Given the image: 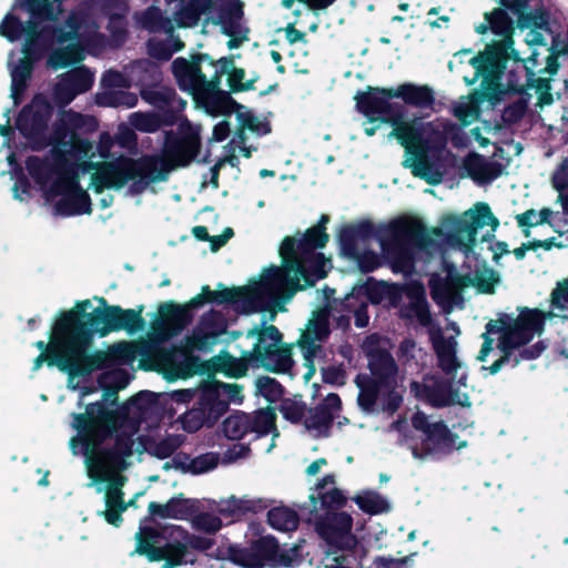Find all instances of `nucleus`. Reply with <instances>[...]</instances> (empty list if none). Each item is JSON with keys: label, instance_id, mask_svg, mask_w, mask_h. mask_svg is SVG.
Instances as JSON below:
<instances>
[{"label": "nucleus", "instance_id": "1", "mask_svg": "<svg viewBox=\"0 0 568 568\" xmlns=\"http://www.w3.org/2000/svg\"><path fill=\"white\" fill-rule=\"evenodd\" d=\"M72 427L78 435L72 437L70 446H82L88 459L97 457V465L103 469L110 464L119 469L126 467L125 459L134 453L133 436L139 430L138 422L129 416L128 406L110 409L102 402L90 403L84 413L72 414Z\"/></svg>", "mask_w": 568, "mask_h": 568}, {"label": "nucleus", "instance_id": "2", "mask_svg": "<svg viewBox=\"0 0 568 568\" xmlns=\"http://www.w3.org/2000/svg\"><path fill=\"white\" fill-rule=\"evenodd\" d=\"M176 130L166 131L162 154H143L136 160L139 179L130 185L132 194L142 193L150 184L164 182L172 171L189 166L200 154L201 128L181 116Z\"/></svg>", "mask_w": 568, "mask_h": 568}, {"label": "nucleus", "instance_id": "3", "mask_svg": "<svg viewBox=\"0 0 568 568\" xmlns=\"http://www.w3.org/2000/svg\"><path fill=\"white\" fill-rule=\"evenodd\" d=\"M377 121L393 126L389 136L395 138L410 156L404 165L412 169L414 176L425 180L430 185L442 181V174L434 171L428 158L429 152L442 151L445 145V139L439 130L430 122L405 120L403 106L392 102L386 112H381Z\"/></svg>", "mask_w": 568, "mask_h": 568}, {"label": "nucleus", "instance_id": "4", "mask_svg": "<svg viewBox=\"0 0 568 568\" xmlns=\"http://www.w3.org/2000/svg\"><path fill=\"white\" fill-rule=\"evenodd\" d=\"M359 241L376 239L383 257L394 273H408L414 265V250L424 248L429 235L422 221L397 217L387 224L376 226L369 220L352 223Z\"/></svg>", "mask_w": 568, "mask_h": 568}, {"label": "nucleus", "instance_id": "5", "mask_svg": "<svg viewBox=\"0 0 568 568\" xmlns=\"http://www.w3.org/2000/svg\"><path fill=\"white\" fill-rule=\"evenodd\" d=\"M257 337L252 351H243L240 358L226 352L212 358L209 374L223 373L226 377L241 378L246 375L248 367H264L273 373L288 372L294 362L288 345H282L283 334L275 325L255 326L246 334Z\"/></svg>", "mask_w": 568, "mask_h": 568}, {"label": "nucleus", "instance_id": "6", "mask_svg": "<svg viewBox=\"0 0 568 568\" xmlns=\"http://www.w3.org/2000/svg\"><path fill=\"white\" fill-rule=\"evenodd\" d=\"M214 67L209 53H195L190 60L179 57L172 62V73L179 88L192 95L196 105L212 115H230L240 112L244 106L234 100L231 91L220 89L219 80H209L202 64Z\"/></svg>", "mask_w": 568, "mask_h": 568}, {"label": "nucleus", "instance_id": "7", "mask_svg": "<svg viewBox=\"0 0 568 568\" xmlns=\"http://www.w3.org/2000/svg\"><path fill=\"white\" fill-rule=\"evenodd\" d=\"M363 348L368 361L369 374L361 373L355 377V384L359 389L357 404L362 410L372 413L383 388L397 385L398 365L392 353L381 346L378 334L367 336Z\"/></svg>", "mask_w": 568, "mask_h": 568}, {"label": "nucleus", "instance_id": "8", "mask_svg": "<svg viewBox=\"0 0 568 568\" xmlns=\"http://www.w3.org/2000/svg\"><path fill=\"white\" fill-rule=\"evenodd\" d=\"M183 536H186V530L176 525L140 526L134 552L150 561H164L163 568L193 564L194 556L186 548Z\"/></svg>", "mask_w": 568, "mask_h": 568}, {"label": "nucleus", "instance_id": "9", "mask_svg": "<svg viewBox=\"0 0 568 568\" xmlns=\"http://www.w3.org/2000/svg\"><path fill=\"white\" fill-rule=\"evenodd\" d=\"M90 306V300H84L77 302L71 310L60 313V317L82 354L91 348L95 334L104 337L112 332L122 331L120 316L123 308L121 306L97 307L88 313L87 310Z\"/></svg>", "mask_w": 568, "mask_h": 568}, {"label": "nucleus", "instance_id": "10", "mask_svg": "<svg viewBox=\"0 0 568 568\" xmlns=\"http://www.w3.org/2000/svg\"><path fill=\"white\" fill-rule=\"evenodd\" d=\"M58 176L47 191V196H61L54 204V212L61 216H75L92 213V201L89 193L80 184V175L75 166L59 153L55 156Z\"/></svg>", "mask_w": 568, "mask_h": 568}, {"label": "nucleus", "instance_id": "11", "mask_svg": "<svg viewBox=\"0 0 568 568\" xmlns=\"http://www.w3.org/2000/svg\"><path fill=\"white\" fill-rule=\"evenodd\" d=\"M79 161V163H72L78 173L93 171L90 187L97 194H101L104 190H121L130 181L133 183L139 179L136 160L126 155H120L111 161L93 162L90 159Z\"/></svg>", "mask_w": 568, "mask_h": 568}, {"label": "nucleus", "instance_id": "12", "mask_svg": "<svg viewBox=\"0 0 568 568\" xmlns=\"http://www.w3.org/2000/svg\"><path fill=\"white\" fill-rule=\"evenodd\" d=\"M226 413L227 404L205 378L197 386V396L192 407L183 413L178 422L181 423L183 430L193 434L202 428H213Z\"/></svg>", "mask_w": 568, "mask_h": 568}, {"label": "nucleus", "instance_id": "13", "mask_svg": "<svg viewBox=\"0 0 568 568\" xmlns=\"http://www.w3.org/2000/svg\"><path fill=\"white\" fill-rule=\"evenodd\" d=\"M81 351L59 316L51 331L50 353L39 354L33 361L32 368L38 371L43 363H47L48 366H55L59 371L67 373L70 378L81 377Z\"/></svg>", "mask_w": 568, "mask_h": 568}, {"label": "nucleus", "instance_id": "14", "mask_svg": "<svg viewBox=\"0 0 568 568\" xmlns=\"http://www.w3.org/2000/svg\"><path fill=\"white\" fill-rule=\"evenodd\" d=\"M282 262V266H271L262 275L261 280L252 286H247L253 305L256 312L265 310L268 298L277 302L290 301L298 291H302L298 278Z\"/></svg>", "mask_w": 568, "mask_h": 568}, {"label": "nucleus", "instance_id": "15", "mask_svg": "<svg viewBox=\"0 0 568 568\" xmlns=\"http://www.w3.org/2000/svg\"><path fill=\"white\" fill-rule=\"evenodd\" d=\"M469 64L475 69L473 79L465 78L467 85H473L481 77L480 89L474 92L477 101L496 102L500 99L505 90L501 88V79L507 68V57L486 55L477 53L469 59Z\"/></svg>", "mask_w": 568, "mask_h": 568}, {"label": "nucleus", "instance_id": "16", "mask_svg": "<svg viewBox=\"0 0 568 568\" xmlns=\"http://www.w3.org/2000/svg\"><path fill=\"white\" fill-rule=\"evenodd\" d=\"M440 225L455 236L466 235L468 246L473 247L476 243L478 230L489 225L493 231H496L499 226V220L494 215L488 203L477 202L463 215L446 214L440 220Z\"/></svg>", "mask_w": 568, "mask_h": 568}, {"label": "nucleus", "instance_id": "17", "mask_svg": "<svg viewBox=\"0 0 568 568\" xmlns=\"http://www.w3.org/2000/svg\"><path fill=\"white\" fill-rule=\"evenodd\" d=\"M276 415L272 408L257 409L253 413L233 410L221 424L223 436L230 440H241L247 434L266 436L275 428Z\"/></svg>", "mask_w": 568, "mask_h": 568}, {"label": "nucleus", "instance_id": "18", "mask_svg": "<svg viewBox=\"0 0 568 568\" xmlns=\"http://www.w3.org/2000/svg\"><path fill=\"white\" fill-rule=\"evenodd\" d=\"M136 353L145 356L148 354L146 346L138 349L134 344L121 342L110 346L106 351L90 353V349H85L80 359L81 377L91 375L95 371L128 364L135 358Z\"/></svg>", "mask_w": 568, "mask_h": 568}, {"label": "nucleus", "instance_id": "19", "mask_svg": "<svg viewBox=\"0 0 568 568\" xmlns=\"http://www.w3.org/2000/svg\"><path fill=\"white\" fill-rule=\"evenodd\" d=\"M278 551V542L275 537L266 536L253 539L248 546L231 544L226 548L230 561L243 568H263L272 565Z\"/></svg>", "mask_w": 568, "mask_h": 568}, {"label": "nucleus", "instance_id": "20", "mask_svg": "<svg viewBox=\"0 0 568 568\" xmlns=\"http://www.w3.org/2000/svg\"><path fill=\"white\" fill-rule=\"evenodd\" d=\"M158 314L152 324V334L159 342H166L180 335L193 320V313L173 301L162 303Z\"/></svg>", "mask_w": 568, "mask_h": 568}, {"label": "nucleus", "instance_id": "21", "mask_svg": "<svg viewBox=\"0 0 568 568\" xmlns=\"http://www.w3.org/2000/svg\"><path fill=\"white\" fill-rule=\"evenodd\" d=\"M457 433H453L444 420L434 422L429 433L422 443V450L413 449L415 458H422L424 455L446 457L455 450L467 447V440H458Z\"/></svg>", "mask_w": 568, "mask_h": 568}, {"label": "nucleus", "instance_id": "22", "mask_svg": "<svg viewBox=\"0 0 568 568\" xmlns=\"http://www.w3.org/2000/svg\"><path fill=\"white\" fill-rule=\"evenodd\" d=\"M91 478L95 483L108 481V486L104 493L105 509L98 513L104 520L119 528L123 523L122 514L130 507L131 503L124 500V493L122 487L126 481V477L118 474L114 477L108 478L104 475L90 474Z\"/></svg>", "mask_w": 568, "mask_h": 568}, {"label": "nucleus", "instance_id": "23", "mask_svg": "<svg viewBox=\"0 0 568 568\" xmlns=\"http://www.w3.org/2000/svg\"><path fill=\"white\" fill-rule=\"evenodd\" d=\"M51 114L52 108L45 100H32L20 110L16 126L26 139L38 140L44 135Z\"/></svg>", "mask_w": 568, "mask_h": 568}, {"label": "nucleus", "instance_id": "24", "mask_svg": "<svg viewBox=\"0 0 568 568\" xmlns=\"http://www.w3.org/2000/svg\"><path fill=\"white\" fill-rule=\"evenodd\" d=\"M281 258L288 268L293 270V274L298 278V282L304 281V284H301L302 290L314 286L317 281L327 276L325 270L327 260L323 253L284 255Z\"/></svg>", "mask_w": 568, "mask_h": 568}, {"label": "nucleus", "instance_id": "25", "mask_svg": "<svg viewBox=\"0 0 568 568\" xmlns=\"http://www.w3.org/2000/svg\"><path fill=\"white\" fill-rule=\"evenodd\" d=\"M342 410V399L338 394L329 393L314 407L307 408L304 427L315 430L318 437H329L334 419Z\"/></svg>", "mask_w": 568, "mask_h": 568}, {"label": "nucleus", "instance_id": "26", "mask_svg": "<svg viewBox=\"0 0 568 568\" xmlns=\"http://www.w3.org/2000/svg\"><path fill=\"white\" fill-rule=\"evenodd\" d=\"M485 21L490 23V30L496 36L501 37V40L488 43L485 50L479 53L486 55L500 53V57H507V49L515 44L513 37L515 31L513 19L504 9L495 8L493 11L485 13Z\"/></svg>", "mask_w": 568, "mask_h": 568}, {"label": "nucleus", "instance_id": "27", "mask_svg": "<svg viewBox=\"0 0 568 568\" xmlns=\"http://www.w3.org/2000/svg\"><path fill=\"white\" fill-rule=\"evenodd\" d=\"M552 316V313H545L539 308L521 307L516 318L509 317V331L524 343L528 345L536 334L540 335L545 329L546 320Z\"/></svg>", "mask_w": 568, "mask_h": 568}, {"label": "nucleus", "instance_id": "28", "mask_svg": "<svg viewBox=\"0 0 568 568\" xmlns=\"http://www.w3.org/2000/svg\"><path fill=\"white\" fill-rule=\"evenodd\" d=\"M353 518L346 511H325L315 521L317 534L328 544H335L349 535Z\"/></svg>", "mask_w": 568, "mask_h": 568}, {"label": "nucleus", "instance_id": "29", "mask_svg": "<svg viewBox=\"0 0 568 568\" xmlns=\"http://www.w3.org/2000/svg\"><path fill=\"white\" fill-rule=\"evenodd\" d=\"M329 241L327 232L315 227H308L301 239L285 236L280 246V256L296 254H310L324 248Z\"/></svg>", "mask_w": 568, "mask_h": 568}, {"label": "nucleus", "instance_id": "30", "mask_svg": "<svg viewBox=\"0 0 568 568\" xmlns=\"http://www.w3.org/2000/svg\"><path fill=\"white\" fill-rule=\"evenodd\" d=\"M394 90V88H378L367 87V90L358 91L354 97L356 101V109L362 113L368 122L373 123L378 120L381 112H386L390 108V99L384 91Z\"/></svg>", "mask_w": 568, "mask_h": 568}, {"label": "nucleus", "instance_id": "31", "mask_svg": "<svg viewBox=\"0 0 568 568\" xmlns=\"http://www.w3.org/2000/svg\"><path fill=\"white\" fill-rule=\"evenodd\" d=\"M388 97L400 99L406 105L415 109H434L436 97L434 89L428 84L405 82L394 90L384 91Z\"/></svg>", "mask_w": 568, "mask_h": 568}, {"label": "nucleus", "instance_id": "32", "mask_svg": "<svg viewBox=\"0 0 568 568\" xmlns=\"http://www.w3.org/2000/svg\"><path fill=\"white\" fill-rule=\"evenodd\" d=\"M140 97L144 102L154 106L156 112L171 111L179 119L186 106V101L179 97L175 89L171 87L159 85L140 90Z\"/></svg>", "mask_w": 568, "mask_h": 568}, {"label": "nucleus", "instance_id": "33", "mask_svg": "<svg viewBox=\"0 0 568 568\" xmlns=\"http://www.w3.org/2000/svg\"><path fill=\"white\" fill-rule=\"evenodd\" d=\"M148 511L151 517H159L162 519H189L199 511L197 500L184 498L183 494L170 498L165 504L151 501L148 506Z\"/></svg>", "mask_w": 568, "mask_h": 568}, {"label": "nucleus", "instance_id": "34", "mask_svg": "<svg viewBox=\"0 0 568 568\" xmlns=\"http://www.w3.org/2000/svg\"><path fill=\"white\" fill-rule=\"evenodd\" d=\"M429 379V395L428 404L436 408L449 407L453 405L469 406L468 397L466 396L465 402L459 400V389L454 387V378L440 377V376H427Z\"/></svg>", "mask_w": 568, "mask_h": 568}, {"label": "nucleus", "instance_id": "35", "mask_svg": "<svg viewBox=\"0 0 568 568\" xmlns=\"http://www.w3.org/2000/svg\"><path fill=\"white\" fill-rule=\"evenodd\" d=\"M469 284V277L466 275H455L446 280L430 282V296L433 301L442 306H450L457 301H463L462 290Z\"/></svg>", "mask_w": 568, "mask_h": 568}, {"label": "nucleus", "instance_id": "36", "mask_svg": "<svg viewBox=\"0 0 568 568\" xmlns=\"http://www.w3.org/2000/svg\"><path fill=\"white\" fill-rule=\"evenodd\" d=\"M438 367L447 377L456 378L462 364L456 356V342L454 338H445L440 329L430 335Z\"/></svg>", "mask_w": 568, "mask_h": 568}, {"label": "nucleus", "instance_id": "37", "mask_svg": "<svg viewBox=\"0 0 568 568\" xmlns=\"http://www.w3.org/2000/svg\"><path fill=\"white\" fill-rule=\"evenodd\" d=\"M47 24L40 27V23L29 21L28 32L24 36L22 53L24 58L39 62L52 48V41L47 32Z\"/></svg>", "mask_w": 568, "mask_h": 568}, {"label": "nucleus", "instance_id": "38", "mask_svg": "<svg viewBox=\"0 0 568 568\" xmlns=\"http://www.w3.org/2000/svg\"><path fill=\"white\" fill-rule=\"evenodd\" d=\"M130 80L140 90L159 87L163 81V72L158 62L150 59L133 61L129 68Z\"/></svg>", "mask_w": 568, "mask_h": 568}, {"label": "nucleus", "instance_id": "39", "mask_svg": "<svg viewBox=\"0 0 568 568\" xmlns=\"http://www.w3.org/2000/svg\"><path fill=\"white\" fill-rule=\"evenodd\" d=\"M407 296L410 298V302L400 306L398 316L403 320L416 317L422 326L430 325L432 314L423 285L416 284V288L409 290Z\"/></svg>", "mask_w": 568, "mask_h": 568}, {"label": "nucleus", "instance_id": "40", "mask_svg": "<svg viewBox=\"0 0 568 568\" xmlns=\"http://www.w3.org/2000/svg\"><path fill=\"white\" fill-rule=\"evenodd\" d=\"M61 3L62 0H16L13 8L27 12L29 21L42 23L58 19Z\"/></svg>", "mask_w": 568, "mask_h": 568}, {"label": "nucleus", "instance_id": "41", "mask_svg": "<svg viewBox=\"0 0 568 568\" xmlns=\"http://www.w3.org/2000/svg\"><path fill=\"white\" fill-rule=\"evenodd\" d=\"M98 126V120L93 115L70 111L67 113L65 121L54 130V143H64V139H67L70 133L94 132Z\"/></svg>", "mask_w": 568, "mask_h": 568}, {"label": "nucleus", "instance_id": "42", "mask_svg": "<svg viewBox=\"0 0 568 568\" xmlns=\"http://www.w3.org/2000/svg\"><path fill=\"white\" fill-rule=\"evenodd\" d=\"M217 21L222 26V33L235 37L241 31V20L244 17V4L241 0H223L217 8Z\"/></svg>", "mask_w": 568, "mask_h": 568}, {"label": "nucleus", "instance_id": "43", "mask_svg": "<svg viewBox=\"0 0 568 568\" xmlns=\"http://www.w3.org/2000/svg\"><path fill=\"white\" fill-rule=\"evenodd\" d=\"M179 116L171 111L141 113L135 112L131 115L132 125L140 132L153 133L162 126H172L176 124Z\"/></svg>", "mask_w": 568, "mask_h": 568}, {"label": "nucleus", "instance_id": "44", "mask_svg": "<svg viewBox=\"0 0 568 568\" xmlns=\"http://www.w3.org/2000/svg\"><path fill=\"white\" fill-rule=\"evenodd\" d=\"M213 303L217 305H241L244 312H256V305H253L247 286L226 287L219 283L217 290L213 294Z\"/></svg>", "mask_w": 568, "mask_h": 568}, {"label": "nucleus", "instance_id": "45", "mask_svg": "<svg viewBox=\"0 0 568 568\" xmlns=\"http://www.w3.org/2000/svg\"><path fill=\"white\" fill-rule=\"evenodd\" d=\"M84 59L83 48L79 43H69L53 49L47 60L49 68L60 70L80 63Z\"/></svg>", "mask_w": 568, "mask_h": 568}, {"label": "nucleus", "instance_id": "46", "mask_svg": "<svg viewBox=\"0 0 568 568\" xmlns=\"http://www.w3.org/2000/svg\"><path fill=\"white\" fill-rule=\"evenodd\" d=\"M34 63L37 62L23 57L11 71V98L16 104L20 102L21 97L28 88Z\"/></svg>", "mask_w": 568, "mask_h": 568}, {"label": "nucleus", "instance_id": "47", "mask_svg": "<svg viewBox=\"0 0 568 568\" xmlns=\"http://www.w3.org/2000/svg\"><path fill=\"white\" fill-rule=\"evenodd\" d=\"M214 8L213 0H189L178 11L179 27H194L199 23L201 16L206 14Z\"/></svg>", "mask_w": 568, "mask_h": 568}, {"label": "nucleus", "instance_id": "48", "mask_svg": "<svg viewBox=\"0 0 568 568\" xmlns=\"http://www.w3.org/2000/svg\"><path fill=\"white\" fill-rule=\"evenodd\" d=\"M267 524L278 531H293L300 525V517L295 510L277 506L267 511Z\"/></svg>", "mask_w": 568, "mask_h": 568}, {"label": "nucleus", "instance_id": "49", "mask_svg": "<svg viewBox=\"0 0 568 568\" xmlns=\"http://www.w3.org/2000/svg\"><path fill=\"white\" fill-rule=\"evenodd\" d=\"M26 169L30 176L40 185L48 183L54 173L58 175L55 161L51 163L49 160L37 155L27 158Z\"/></svg>", "mask_w": 568, "mask_h": 568}, {"label": "nucleus", "instance_id": "50", "mask_svg": "<svg viewBox=\"0 0 568 568\" xmlns=\"http://www.w3.org/2000/svg\"><path fill=\"white\" fill-rule=\"evenodd\" d=\"M95 102L100 106L133 108L138 104V95L124 90H106L97 94Z\"/></svg>", "mask_w": 568, "mask_h": 568}, {"label": "nucleus", "instance_id": "51", "mask_svg": "<svg viewBox=\"0 0 568 568\" xmlns=\"http://www.w3.org/2000/svg\"><path fill=\"white\" fill-rule=\"evenodd\" d=\"M517 27L520 30L541 29L545 32L552 33L549 11L542 4L535 10H526L523 16H519Z\"/></svg>", "mask_w": 568, "mask_h": 568}, {"label": "nucleus", "instance_id": "52", "mask_svg": "<svg viewBox=\"0 0 568 568\" xmlns=\"http://www.w3.org/2000/svg\"><path fill=\"white\" fill-rule=\"evenodd\" d=\"M139 22L149 32L169 31L172 29L171 20L163 16L156 6L148 7L140 16Z\"/></svg>", "mask_w": 568, "mask_h": 568}, {"label": "nucleus", "instance_id": "53", "mask_svg": "<svg viewBox=\"0 0 568 568\" xmlns=\"http://www.w3.org/2000/svg\"><path fill=\"white\" fill-rule=\"evenodd\" d=\"M209 382L215 387V390L223 397V402L227 404V410L230 404H242L244 400L243 385L237 383H224L215 378V376L207 374Z\"/></svg>", "mask_w": 568, "mask_h": 568}, {"label": "nucleus", "instance_id": "54", "mask_svg": "<svg viewBox=\"0 0 568 568\" xmlns=\"http://www.w3.org/2000/svg\"><path fill=\"white\" fill-rule=\"evenodd\" d=\"M57 145L69 148V153L77 160L91 159L94 156L93 143L82 138L80 133H70L64 143H55Z\"/></svg>", "mask_w": 568, "mask_h": 568}, {"label": "nucleus", "instance_id": "55", "mask_svg": "<svg viewBox=\"0 0 568 568\" xmlns=\"http://www.w3.org/2000/svg\"><path fill=\"white\" fill-rule=\"evenodd\" d=\"M526 70V87L535 89L538 94V101L540 105H548L554 102L551 94V78H536L534 70L525 65Z\"/></svg>", "mask_w": 568, "mask_h": 568}, {"label": "nucleus", "instance_id": "56", "mask_svg": "<svg viewBox=\"0 0 568 568\" xmlns=\"http://www.w3.org/2000/svg\"><path fill=\"white\" fill-rule=\"evenodd\" d=\"M221 331L210 332L199 324L190 336L186 337V345L192 351H207L219 342Z\"/></svg>", "mask_w": 568, "mask_h": 568}, {"label": "nucleus", "instance_id": "57", "mask_svg": "<svg viewBox=\"0 0 568 568\" xmlns=\"http://www.w3.org/2000/svg\"><path fill=\"white\" fill-rule=\"evenodd\" d=\"M552 215V211L549 207H544L537 212L534 209H529L524 213L516 215V221L519 227H523V232L526 237L530 236V227L538 226L541 224H551L550 217Z\"/></svg>", "mask_w": 568, "mask_h": 568}, {"label": "nucleus", "instance_id": "58", "mask_svg": "<svg viewBox=\"0 0 568 568\" xmlns=\"http://www.w3.org/2000/svg\"><path fill=\"white\" fill-rule=\"evenodd\" d=\"M361 510L368 515H378L388 511L389 504L378 493L366 491L364 495H358L354 498Z\"/></svg>", "mask_w": 568, "mask_h": 568}, {"label": "nucleus", "instance_id": "59", "mask_svg": "<svg viewBox=\"0 0 568 568\" xmlns=\"http://www.w3.org/2000/svg\"><path fill=\"white\" fill-rule=\"evenodd\" d=\"M267 508V504L263 499L252 500V499H237L234 496L230 498L226 507L221 508L220 511L222 514L227 515H243L246 513L256 514L263 509Z\"/></svg>", "mask_w": 568, "mask_h": 568}, {"label": "nucleus", "instance_id": "60", "mask_svg": "<svg viewBox=\"0 0 568 568\" xmlns=\"http://www.w3.org/2000/svg\"><path fill=\"white\" fill-rule=\"evenodd\" d=\"M310 500L314 508H316V504L320 500L321 507L325 511H335L334 509L344 507L347 501L346 496L338 488H332L328 491H318L316 496L312 494Z\"/></svg>", "mask_w": 568, "mask_h": 568}, {"label": "nucleus", "instance_id": "61", "mask_svg": "<svg viewBox=\"0 0 568 568\" xmlns=\"http://www.w3.org/2000/svg\"><path fill=\"white\" fill-rule=\"evenodd\" d=\"M65 78L69 80V89L78 95L88 92L94 83L93 73L85 67L70 71Z\"/></svg>", "mask_w": 568, "mask_h": 568}, {"label": "nucleus", "instance_id": "62", "mask_svg": "<svg viewBox=\"0 0 568 568\" xmlns=\"http://www.w3.org/2000/svg\"><path fill=\"white\" fill-rule=\"evenodd\" d=\"M28 28L29 20L24 23L19 17L8 13L0 24V34L8 41L14 42L27 34Z\"/></svg>", "mask_w": 568, "mask_h": 568}, {"label": "nucleus", "instance_id": "63", "mask_svg": "<svg viewBox=\"0 0 568 568\" xmlns=\"http://www.w3.org/2000/svg\"><path fill=\"white\" fill-rule=\"evenodd\" d=\"M318 342H324L328 338L331 334L329 329V308L324 306L322 308L316 310L313 313V317L308 324V331Z\"/></svg>", "mask_w": 568, "mask_h": 568}, {"label": "nucleus", "instance_id": "64", "mask_svg": "<svg viewBox=\"0 0 568 568\" xmlns=\"http://www.w3.org/2000/svg\"><path fill=\"white\" fill-rule=\"evenodd\" d=\"M219 464V455L215 453H205L194 457L186 465H181L183 471L193 475H200L214 469Z\"/></svg>", "mask_w": 568, "mask_h": 568}]
</instances>
